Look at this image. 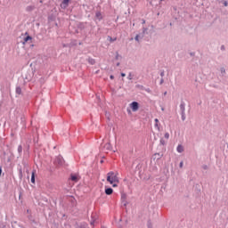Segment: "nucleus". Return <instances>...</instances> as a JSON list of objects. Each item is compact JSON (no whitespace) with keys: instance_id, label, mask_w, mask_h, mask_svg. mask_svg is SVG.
I'll return each mask as SVG.
<instances>
[{"instance_id":"obj_13","label":"nucleus","mask_w":228,"mask_h":228,"mask_svg":"<svg viewBox=\"0 0 228 228\" xmlns=\"http://www.w3.org/2000/svg\"><path fill=\"white\" fill-rule=\"evenodd\" d=\"M37 173V171H33L32 172V175H31V183L33 184H35V174Z\"/></svg>"},{"instance_id":"obj_9","label":"nucleus","mask_w":228,"mask_h":228,"mask_svg":"<svg viewBox=\"0 0 228 228\" xmlns=\"http://www.w3.org/2000/svg\"><path fill=\"white\" fill-rule=\"evenodd\" d=\"M104 149H106L107 151H111V143L110 142L105 143Z\"/></svg>"},{"instance_id":"obj_23","label":"nucleus","mask_w":228,"mask_h":228,"mask_svg":"<svg viewBox=\"0 0 228 228\" xmlns=\"http://www.w3.org/2000/svg\"><path fill=\"white\" fill-rule=\"evenodd\" d=\"M138 37H138V36H136V37H135V40H137V41H138Z\"/></svg>"},{"instance_id":"obj_16","label":"nucleus","mask_w":228,"mask_h":228,"mask_svg":"<svg viewBox=\"0 0 228 228\" xmlns=\"http://www.w3.org/2000/svg\"><path fill=\"white\" fill-rule=\"evenodd\" d=\"M18 152L20 154L22 152V145L18 147Z\"/></svg>"},{"instance_id":"obj_11","label":"nucleus","mask_w":228,"mask_h":228,"mask_svg":"<svg viewBox=\"0 0 228 228\" xmlns=\"http://www.w3.org/2000/svg\"><path fill=\"white\" fill-rule=\"evenodd\" d=\"M176 151L177 152H183L184 148L183 147V145H178Z\"/></svg>"},{"instance_id":"obj_8","label":"nucleus","mask_w":228,"mask_h":228,"mask_svg":"<svg viewBox=\"0 0 228 228\" xmlns=\"http://www.w3.org/2000/svg\"><path fill=\"white\" fill-rule=\"evenodd\" d=\"M29 40H33V37H31V36H27V37L24 38L23 44H26V43L29 42Z\"/></svg>"},{"instance_id":"obj_6","label":"nucleus","mask_w":228,"mask_h":228,"mask_svg":"<svg viewBox=\"0 0 228 228\" xmlns=\"http://www.w3.org/2000/svg\"><path fill=\"white\" fill-rule=\"evenodd\" d=\"M105 193L106 195H111L113 193V189L111 188L105 189Z\"/></svg>"},{"instance_id":"obj_25","label":"nucleus","mask_w":228,"mask_h":228,"mask_svg":"<svg viewBox=\"0 0 228 228\" xmlns=\"http://www.w3.org/2000/svg\"><path fill=\"white\" fill-rule=\"evenodd\" d=\"M118 65H120V63H118L117 66L118 67Z\"/></svg>"},{"instance_id":"obj_1","label":"nucleus","mask_w":228,"mask_h":228,"mask_svg":"<svg viewBox=\"0 0 228 228\" xmlns=\"http://www.w3.org/2000/svg\"><path fill=\"white\" fill-rule=\"evenodd\" d=\"M107 183H110V184H111L113 188H117V186H118V183H120L117 173L113 171L109 172L107 174Z\"/></svg>"},{"instance_id":"obj_12","label":"nucleus","mask_w":228,"mask_h":228,"mask_svg":"<svg viewBox=\"0 0 228 228\" xmlns=\"http://www.w3.org/2000/svg\"><path fill=\"white\" fill-rule=\"evenodd\" d=\"M155 127L159 131V119L155 118Z\"/></svg>"},{"instance_id":"obj_10","label":"nucleus","mask_w":228,"mask_h":228,"mask_svg":"<svg viewBox=\"0 0 228 228\" xmlns=\"http://www.w3.org/2000/svg\"><path fill=\"white\" fill-rule=\"evenodd\" d=\"M16 94L18 95H20L22 94V88H20V86L16 87Z\"/></svg>"},{"instance_id":"obj_26","label":"nucleus","mask_w":228,"mask_h":228,"mask_svg":"<svg viewBox=\"0 0 228 228\" xmlns=\"http://www.w3.org/2000/svg\"><path fill=\"white\" fill-rule=\"evenodd\" d=\"M221 49H224V46H222Z\"/></svg>"},{"instance_id":"obj_17","label":"nucleus","mask_w":228,"mask_h":228,"mask_svg":"<svg viewBox=\"0 0 228 228\" xmlns=\"http://www.w3.org/2000/svg\"><path fill=\"white\" fill-rule=\"evenodd\" d=\"M160 143H161V145H165L167 142H165V140L161 139Z\"/></svg>"},{"instance_id":"obj_4","label":"nucleus","mask_w":228,"mask_h":228,"mask_svg":"<svg viewBox=\"0 0 228 228\" xmlns=\"http://www.w3.org/2000/svg\"><path fill=\"white\" fill-rule=\"evenodd\" d=\"M131 108H132V111H138V102H134L130 104Z\"/></svg>"},{"instance_id":"obj_18","label":"nucleus","mask_w":228,"mask_h":228,"mask_svg":"<svg viewBox=\"0 0 228 228\" xmlns=\"http://www.w3.org/2000/svg\"><path fill=\"white\" fill-rule=\"evenodd\" d=\"M122 77H126V73H121Z\"/></svg>"},{"instance_id":"obj_5","label":"nucleus","mask_w":228,"mask_h":228,"mask_svg":"<svg viewBox=\"0 0 228 228\" xmlns=\"http://www.w3.org/2000/svg\"><path fill=\"white\" fill-rule=\"evenodd\" d=\"M70 179L71 181H73L74 183H77V181H79V176L77 175H70Z\"/></svg>"},{"instance_id":"obj_22","label":"nucleus","mask_w":228,"mask_h":228,"mask_svg":"<svg viewBox=\"0 0 228 228\" xmlns=\"http://www.w3.org/2000/svg\"><path fill=\"white\" fill-rule=\"evenodd\" d=\"M224 6H227V2H224Z\"/></svg>"},{"instance_id":"obj_24","label":"nucleus","mask_w":228,"mask_h":228,"mask_svg":"<svg viewBox=\"0 0 228 228\" xmlns=\"http://www.w3.org/2000/svg\"><path fill=\"white\" fill-rule=\"evenodd\" d=\"M128 79H131V74L128 76Z\"/></svg>"},{"instance_id":"obj_20","label":"nucleus","mask_w":228,"mask_h":228,"mask_svg":"<svg viewBox=\"0 0 228 228\" xmlns=\"http://www.w3.org/2000/svg\"><path fill=\"white\" fill-rule=\"evenodd\" d=\"M182 120H186V117L182 116Z\"/></svg>"},{"instance_id":"obj_2","label":"nucleus","mask_w":228,"mask_h":228,"mask_svg":"<svg viewBox=\"0 0 228 228\" xmlns=\"http://www.w3.org/2000/svg\"><path fill=\"white\" fill-rule=\"evenodd\" d=\"M55 165H58L59 167H61L63 163H65V160L63 159V157H57L54 160Z\"/></svg>"},{"instance_id":"obj_19","label":"nucleus","mask_w":228,"mask_h":228,"mask_svg":"<svg viewBox=\"0 0 228 228\" xmlns=\"http://www.w3.org/2000/svg\"><path fill=\"white\" fill-rule=\"evenodd\" d=\"M110 79H115V77L113 75H110Z\"/></svg>"},{"instance_id":"obj_3","label":"nucleus","mask_w":228,"mask_h":228,"mask_svg":"<svg viewBox=\"0 0 228 228\" xmlns=\"http://www.w3.org/2000/svg\"><path fill=\"white\" fill-rule=\"evenodd\" d=\"M69 3H70V0H63L61 4V8H62V10L69 8Z\"/></svg>"},{"instance_id":"obj_21","label":"nucleus","mask_w":228,"mask_h":228,"mask_svg":"<svg viewBox=\"0 0 228 228\" xmlns=\"http://www.w3.org/2000/svg\"><path fill=\"white\" fill-rule=\"evenodd\" d=\"M180 168H183V162L180 163Z\"/></svg>"},{"instance_id":"obj_7","label":"nucleus","mask_w":228,"mask_h":228,"mask_svg":"<svg viewBox=\"0 0 228 228\" xmlns=\"http://www.w3.org/2000/svg\"><path fill=\"white\" fill-rule=\"evenodd\" d=\"M95 17L96 19H98V20H101L102 19V14L101 13V12H97L95 13Z\"/></svg>"},{"instance_id":"obj_14","label":"nucleus","mask_w":228,"mask_h":228,"mask_svg":"<svg viewBox=\"0 0 228 228\" xmlns=\"http://www.w3.org/2000/svg\"><path fill=\"white\" fill-rule=\"evenodd\" d=\"M88 62H89L91 65H95V60H94V59L89 58V59H88Z\"/></svg>"},{"instance_id":"obj_15","label":"nucleus","mask_w":228,"mask_h":228,"mask_svg":"<svg viewBox=\"0 0 228 228\" xmlns=\"http://www.w3.org/2000/svg\"><path fill=\"white\" fill-rule=\"evenodd\" d=\"M164 138H166V140H168V138H170V134L166 133V134H164Z\"/></svg>"}]
</instances>
